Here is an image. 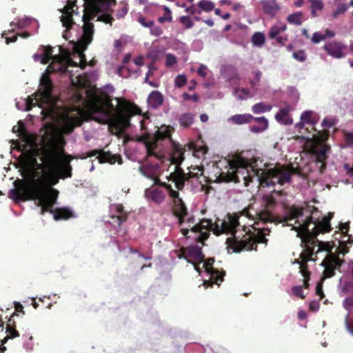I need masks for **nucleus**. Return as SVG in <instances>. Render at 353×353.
<instances>
[{"mask_svg":"<svg viewBox=\"0 0 353 353\" xmlns=\"http://www.w3.org/2000/svg\"><path fill=\"white\" fill-rule=\"evenodd\" d=\"M73 43V58L69 50L59 46V53L52 56L50 46H41L33 55L35 61L46 64L51 59L50 64L40 79V88L37 93L26 99L17 101L19 110L28 111L34 106L41 109V119L50 117L53 120L57 117L56 99L52 96V83L48 74L53 72L61 74L68 73L72 84L78 88L77 102L79 103L74 112H68L63 116V123L59 131L63 134L70 133L76 125H79L85 116L101 123L108 124L111 132L119 135L130 126V118L140 115V108L123 98L111 99L101 93L92 85L90 75L79 72L86 65L83 49L79 51L75 46L80 44L74 38L69 39Z\"/></svg>","mask_w":353,"mask_h":353,"instance_id":"1","label":"nucleus"},{"mask_svg":"<svg viewBox=\"0 0 353 353\" xmlns=\"http://www.w3.org/2000/svg\"><path fill=\"white\" fill-rule=\"evenodd\" d=\"M155 184L158 186L152 185L145 189L144 192L145 199L148 201L161 204L168 194L173 202L174 213L179 219L181 230L184 236H187L191 231L194 234V239L203 242L208 238L210 229H212L216 235L230 234V236L226 239L228 249L229 251L236 252L243 250H256L257 243H266L267 239L259 232L254 235L250 234L236 235L239 232L237 228L243 222V219H248L252 222L249 224L251 226L255 224L259 225L260 221L263 223L272 221L273 216L271 210L277 203L276 198L281 195L280 192H274L270 195L264 196L261 203L263 208L260 210H254L250 206L248 209H245L240 216L228 215L223 220H216L214 224L207 219L194 224V219L188 213L187 208L180 197L179 193L174 190L171 185L165 181H156Z\"/></svg>","mask_w":353,"mask_h":353,"instance_id":"2","label":"nucleus"},{"mask_svg":"<svg viewBox=\"0 0 353 353\" xmlns=\"http://www.w3.org/2000/svg\"><path fill=\"white\" fill-rule=\"evenodd\" d=\"M49 125L53 132L49 141L39 150L37 156L41 163L32 157L28 165V176L26 181H15V188L10 190V196L16 200L32 199L41 207V214L50 212L55 220L72 217V212L67 208L53 209L59 191L52 188L59 179L72 176L70 161L74 159L63 151V139L55 134L58 130L54 125Z\"/></svg>","mask_w":353,"mask_h":353,"instance_id":"3","label":"nucleus"},{"mask_svg":"<svg viewBox=\"0 0 353 353\" xmlns=\"http://www.w3.org/2000/svg\"><path fill=\"white\" fill-rule=\"evenodd\" d=\"M332 216L333 213H329L327 216L321 219L320 212L316 209L312 210L310 208L291 207L285 211L283 221L286 222L287 225L292 226V230H295L296 236L301 239L303 250L300 254V259L296 260V262L299 265V272L304 278L305 288L308 286L309 279L306 263L310 260L316 261L319 252H327L321 263L324 268V278L332 276L334 270L342 263L337 256L331 253L335 244L320 241L315 238L319 232L330 230V220Z\"/></svg>","mask_w":353,"mask_h":353,"instance_id":"4","label":"nucleus"},{"mask_svg":"<svg viewBox=\"0 0 353 353\" xmlns=\"http://www.w3.org/2000/svg\"><path fill=\"white\" fill-rule=\"evenodd\" d=\"M226 171L221 172L217 179L219 182H240L242 179L245 186L255 182L257 185L274 186L290 183L292 175L296 169L292 165H278L274 168L258 159L248 160L241 156L234 157L227 161Z\"/></svg>","mask_w":353,"mask_h":353,"instance_id":"5","label":"nucleus"},{"mask_svg":"<svg viewBox=\"0 0 353 353\" xmlns=\"http://www.w3.org/2000/svg\"><path fill=\"white\" fill-rule=\"evenodd\" d=\"M85 8L81 16L77 11L74 1L68 0L61 10V21L65 28L63 37L65 39L74 38L80 43L76 48L81 51L86 49L92 40L93 25L91 21L95 17L97 21L110 23L112 18L107 13L112 0H83Z\"/></svg>","mask_w":353,"mask_h":353,"instance_id":"6","label":"nucleus"},{"mask_svg":"<svg viewBox=\"0 0 353 353\" xmlns=\"http://www.w3.org/2000/svg\"><path fill=\"white\" fill-rule=\"evenodd\" d=\"M172 128L162 125L156 132L151 140L145 143L148 157H154L162 165L175 164L174 171L182 170L179 165L183 161V148L170 139Z\"/></svg>","mask_w":353,"mask_h":353,"instance_id":"7","label":"nucleus"},{"mask_svg":"<svg viewBox=\"0 0 353 353\" xmlns=\"http://www.w3.org/2000/svg\"><path fill=\"white\" fill-rule=\"evenodd\" d=\"M179 256L185 258L188 262L193 264L194 269L199 273H201L203 270L205 271L208 278L204 279V285H212V284L219 285L223 281V274L212 267L214 262V259L203 260L204 256L201 247L193 245L184 248L181 250V254Z\"/></svg>","mask_w":353,"mask_h":353,"instance_id":"8","label":"nucleus"},{"mask_svg":"<svg viewBox=\"0 0 353 353\" xmlns=\"http://www.w3.org/2000/svg\"><path fill=\"white\" fill-rule=\"evenodd\" d=\"M326 139L327 135L319 132L317 134H313L311 138H307L305 143L309 151L316 156V161L321 163V169L325 166L324 161L330 150L329 146L322 144Z\"/></svg>","mask_w":353,"mask_h":353,"instance_id":"9","label":"nucleus"},{"mask_svg":"<svg viewBox=\"0 0 353 353\" xmlns=\"http://www.w3.org/2000/svg\"><path fill=\"white\" fill-rule=\"evenodd\" d=\"M203 168L199 166H191L188 173H184L183 170L179 171L176 169L175 172H172L165 176L168 182L172 181L174 183L177 190H182L184 187L185 181L190 178L198 177L202 175Z\"/></svg>","mask_w":353,"mask_h":353,"instance_id":"10","label":"nucleus"},{"mask_svg":"<svg viewBox=\"0 0 353 353\" xmlns=\"http://www.w3.org/2000/svg\"><path fill=\"white\" fill-rule=\"evenodd\" d=\"M143 64V57H137L133 60H131V56L127 54L123 58V65L118 69V74L124 78L136 75Z\"/></svg>","mask_w":353,"mask_h":353,"instance_id":"11","label":"nucleus"},{"mask_svg":"<svg viewBox=\"0 0 353 353\" xmlns=\"http://www.w3.org/2000/svg\"><path fill=\"white\" fill-rule=\"evenodd\" d=\"M339 232L334 234V239L338 241L339 252L344 254L347 252V244L352 243L353 240L347 234L349 231L348 223H341L339 226Z\"/></svg>","mask_w":353,"mask_h":353,"instance_id":"12","label":"nucleus"},{"mask_svg":"<svg viewBox=\"0 0 353 353\" xmlns=\"http://www.w3.org/2000/svg\"><path fill=\"white\" fill-rule=\"evenodd\" d=\"M162 168L159 164L145 163L140 168V171L145 177L150 179L156 183L160 181L159 176L161 174Z\"/></svg>","mask_w":353,"mask_h":353,"instance_id":"13","label":"nucleus"},{"mask_svg":"<svg viewBox=\"0 0 353 353\" xmlns=\"http://www.w3.org/2000/svg\"><path fill=\"white\" fill-rule=\"evenodd\" d=\"M221 75L226 81L231 84H236L239 81L238 72L233 66H223L221 70Z\"/></svg>","mask_w":353,"mask_h":353,"instance_id":"14","label":"nucleus"},{"mask_svg":"<svg viewBox=\"0 0 353 353\" xmlns=\"http://www.w3.org/2000/svg\"><path fill=\"white\" fill-rule=\"evenodd\" d=\"M286 30V26L283 23H279L273 26L269 32V37L272 39H276L279 43L283 45L287 41L286 37H282L280 34Z\"/></svg>","mask_w":353,"mask_h":353,"instance_id":"15","label":"nucleus"},{"mask_svg":"<svg viewBox=\"0 0 353 353\" xmlns=\"http://www.w3.org/2000/svg\"><path fill=\"white\" fill-rule=\"evenodd\" d=\"M292 110V108L289 105H285V106L281 107L275 115L276 120L283 125L292 124L293 120L289 114Z\"/></svg>","mask_w":353,"mask_h":353,"instance_id":"16","label":"nucleus"},{"mask_svg":"<svg viewBox=\"0 0 353 353\" xmlns=\"http://www.w3.org/2000/svg\"><path fill=\"white\" fill-rule=\"evenodd\" d=\"M300 119V121L295 125L299 130L302 129L305 124L314 125L317 122L316 114L312 110L303 112Z\"/></svg>","mask_w":353,"mask_h":353,"instance_id":"17","label":"nucleus"},{"mask_svg":"<svg viewBox=\"0 0 353 353\" xmlns=\"http://www.w3.org/2000/svg\"><path fill=\"white\" fill-rule=\"evenodd\" d=\"M323 48L327 52L334 58H341L344 56L343 52L345 47L339 43H331L324 46Z\"/></svg>","mask_w":353,"mask_h":353,"instance_id":"18","label":"nucleus"},{"mask_svg":"<svg viewBox=\"0 0 353 353\" xmlns=\"http://www.w3.org/2000/svg\"><path fill=\"white\" fill-rule=\"evenodd\" d=\"M111 217L113 222L120 225L123 221L126 219V214L123 212V208L120 204L113 205L111 206Z\"/></svg>","mask_w":353,"mask_h":353,"instance_id":"19","label":"nucleus"},{"mask_svg":"<svg viewBox=\"0 0 353 353\" xmlns=\"http://www.w3.org/2000/svg\"><path fill=\"white\" fill-rule=\"evenodd\" d=\"M15 25L18 28H26L28 27L32 28L33 32H36L39 28V23L37 20L29 18L24 17L23 19H19L17 22H12L10 23L11 26Z\"/></svg>","mask_w":353,"mask_h":353,"instance_id":"20","label":"nucleus"},{"mask_svg":"<svg viewBox=\"0 0 353 353\" xmlns=\"http://www.w3.org/2000/svg\"><path fill=\"white\" fill-rule=\"evenodd\" d=\"M232 94L237 100H245L255 95L251 90L245 88H234Z\"/></svg>","mask_w":353,"mask_h":353,"instance_id":"21","label":"nucleus"},{"mask_svg":"<svg viewBox=\"0 0 353 353\" xmlns=\"http://www.w3.org/2000/svg\"><path fill=\"white\" fill-rule=\"evenodd\" d=\"M163 101V95L158 91H153L148 98V105L152 108L160 106Z\"/></svg>","mask_w":353,"mask_h":353,"instance_id":"22","label":"nucleus"},{"mask_svg":"<svg viewBox=\"0 0 353 353\" xmlns=\"http://www.w3.org/2000/svg\"><path fill=\"white\" fill-rule=\"evenodd\" d=\"M254 117L250 114H235L228 119L229 122L236 125H242L250 123Z\"/></svg>","mask_w":353,"mask_h":353,"instance_id":"23","label":"nucleus"},{"mask_svg":"<svg viewBox=\"0 0 353 353\" xmlns=\"http://www.w3.org/2000/svg\"><path fill=\"white\" fill-rule=\"evenodd\" d=\"M264 12L268 14H274L279 9L274 0H263L261 2Z\"/></svg>","mask_w":353,"mask_h":353,"instance_id":"24","label":"nucleus"},{"mask_svg":"<svg viewBox=\"0 0 353 353\" xmlns=\"http://www.w3.org/2000/svg\"><path fill=\"white\" fill-rule=\"evenodd\" d=\"M252 120H254L259 123V125L252 126L250 128V131L254 133H261L268 128V121L264 117H254Z\"/></svg>","mask_w":353,"mask_h":353,"instance_id":"25","label":"nucleus"},{"mask_svg":"<svg viewBox=\"0 0 353 353\" xmlns=\"http://www.w3.org/2000/svg\"><path fill=\"white\" fill-rule=\"evenodd\" d=\"M334 36V32L329 30H325L324 32H316L313 34L312 41L314 43H318L327 38L333 37Z\"/></svg>","mask_w":353,"mask_h":353,"instance_id":"26","label":"nucleus"},{"mask_svg":"<svg viewBox=\"0 0 353 353\" xmlns=\"http://www.w3.org/2000/svg\"><path fill=\"white\" fill-rule=\"evenodd\" d=\"M251 41L254 46L262 47L265 42V37L264 34L260 32H256L253 34Z\"/></svg>","mask_w":353,"mask_h":353,"instance_id":"27","label":"nucleus"},{"mask_svg":"<svg viewBox=\"0 0 353 353\" xmlns=\"http://www.w3.org/2000/svg\"><path fill=\"white\" fill-rule=\"evenodd\" d=\"M272 108V107L271 105L266 104L263 102H260L254 104L252 108V110L255 114H261L270 111Z\"/></svg>","mask_w":353,"mask_h":353,"instance_id":"28","label":"nucleus"},{"mask_svg":"<svg viewBox=\"0 0 353 353\" xmlns=\"http://www.w3.org/2000/svg\"><path fill=\"white\" fill-rule=\"evenodd\" d=\"M254 77L250 81L251 90L256 94L258 92V85L261 77V72L259 70L253 72Z\"/></svg>","mask_w":353,"mask_h":353,"instance_id":"29","label":"nucleus"},{"mask_svg":"<svg viewBox=\"0 0 353 353\" xmlns=\"http://www.w3.org/2000/svg\"><path fill=\"white\" fill-rule=\"evenodd\" d=\"M287 20L290 23L299 26L303 22L304 18L303 13L299 12L290 14Z\"/></svg>","mask_w":353,"mask_h":353,"instance_id":"30","label":"nucleus"},{"mask_svg":"<svg viewBox=\"0 0 353 353\" xmlns=\"http://www.w3.org/2000/svg\"><path fill=\"white\" fill-rule=\"evenodd\" d=\"M161 8L163 10V15L158 19V21L160 23H164L165 22H171L172 21V12L170 9L167 6H161Z\"/></svg>","mask_w":353,"mask_h":353,"instance_id":"31","label":"nucleus"},{"mask_svg":"<svg viewBox=\"0 0 353 353\" xmlns=\"http://www.w3.org/2000/svg\"><path fill=\"white\" fill-rule=\"evenodd\" d=\"M117 161L119 163H121L119 156H111L110 154H102L101 157L99 158V163L109 162L112 164Z\"/></svg>","mask_w":353,"mask_h":353,"instance_id":"32","label":"nucleus"},{"mask_svg":"<svg viewBox=\"0 0 353 353\" xmlns=\"http://www.w3.org/2000/svg\"><path fill=\"white\" fill-rule=\"evenodd\" d=\"M6 334L7 335L2 340L3 343H5L10 339H14L19 336L18 332L10 324H8L6 327Z\"/></svg>","mask_w":353,"mask_h":353,"instance_id":"33","label":"nucleus"},{"mask_svg":"<svg viewBox=\"0 0 353 353\" xmlns=\"http://www.w3.org/2000/svg\"><path fill=\"white\" fill-rule=\"evenodd\" d=\"M311 3L312 14L315 17L316 12L323 8V3L321 0H310Z\"/></svg>","mask_w":353,"mask_h":353,"instance_id":"34","label":"nucleus"},{"mask_svg":"<svg viewBox=\"0 0 353 353\" xmlns=\"http://www.w3.org/2000/svg\"><path fill=\"white\" fill-rule=\"evenodd\" d=\"M198 6L203 11L210 12L214 9V3L211 1L202 0L199 2Z\"/></svg>","mask_w":353,"mask_h":353,"instance_id":"35","label":"nucleus"},{"mask_svg":"<svg viewBox=\"0 0 353 353\" xmlns=\"http://www.w3.org/2000/svg\"><path fill=\"white\" fill-rule=\"evenodd\" d=\"M193 115L191 114H184L181 116L179 121L181 125L188 127L193 122Z\"/></svg>","mask_w":353,"mask_h":353,"instance_id":"36","label":"nucleus"},{"mask_svg":"<svg viewBox=\"0 0 353 353\" xmlns=\"http://www.w3.org/2000/svg\"><path fill=\"white\" fill-rule=\"evenodd\" d=\"M156 70V68L153 65H150L148 66V71L146 73L145 77V82L148 83L152 87H157L158 85L156 83H154L152 81H149V78L151 75L153 74L154 72Z\"/></svg>","mask_w":353,"mask_h":353,"instance_id":"37","label":"nucleus"},{"mask_svg":"<svg viewBox=\"0 0 353 353\" xmlns=\"http://www.w3.org/2000/svg\"><path fill=\"white\" fill-rule=\"evenodd\" d=\"M165 63L167 67L174 65L177 63L176 57L170 53H168L165 55Z\"/></svg>","mask_w":353,"mask_h":353,"instance_id":"38","label":"nucleus"},{"mask_svg":"<svg viewBox=\"0 0 353 353\" xmlns=\"http://www.w3.org/2000/svg\"><path fill=\"white\" fill-rule=\"evenodd\" d=\"M137 21L141 23L143 27H152L154 25V22L152 20H147L145 17L142 15H139L137 17Z\"/></svg>","mask_w":353,"mask_h":353,"instance_id":"39","label":"nucleus"},{"mask_svg":"<svg viewBox=\"0 0 353 353\" xmlns=\"http://www.w3.org/2000/svg\"><path fill=\"white\" fill-rule=\"evenodd\" d=\"M180 22L185 27V28H191L194 23L191 19L188 16H183L180 18Z\"/></svg>","mask_w":353,"mask_h":353,"instance_id":"40","label":"nucleus"},{"mask_svg":"<svg viewBox=\"0 0 353 353\" xmlns=\"http://www.w3.org/2000/svg\"><path fill=\"white\" fill-rule=\"evenodd\" d=\"M292 57L294 59H295L296 60H297L300 62H303L306 59V54L303 50H299L297 52H294L292 54Z\"/></svg>","mask_w":353,"mask_h":353,"instance_id":"41","label":"nucleus"},{"mask_svg":"<svg viewBox=\"0 0 353 353\" xmlns=\"http://www.w3.org/2000/svg\"><path fill=\"white\" fill-rule=\"evenodd\" d=\"M186 81V77L183 74H179L176 77L174 80V83L176 87L181 88L185 84Z\"/></svg>","mask_w":353,"mask_h":353,"instance_id":"42","label":"nucleus"},{"mask_svg":"<svg viewBox=\"0 0 353 353\" xmlns=\"http://www.w3.org/2000/svg\"><path fill=\"white\" fill-rule=\"evenodd\" d=\"M292 294L296 296H299L301 299L305 298V295L303 294V287L300 285L294 286L292 288Z\"/></svg>","mask_w":353,"mask_h":353,"instance_id":"43","label":"nucleus"},{"mask_svg":"<svg viewBox=\"0 0 353 353\" xmlns=\"http://www.w3.org/2000/svg\"><path fill=\"white\" fill-rule=\"evenodd\" d=\"M343 306L345 310L350 311L353 307V296L346 298L343 302Z\"/></svg>","mask_w":353,"mask_h":353,"instance_id":"44","label":"nucleus"},{"mask_svg":"<svg viewBox=\"0 0 353 353\" xmlns=\"http://www.w3.org/2000/svg\"><path fill=\"white\" fill-rule=\"evenodd\" d=\"M12 131L14 132H19L21 135L25 136V131H24L23 122L19 121L18 125H14L12 128Z\"/></svg>","mask_w":353,"mask_h":353,"instance_id":"45","label":"nucleus"},{"mask_svg":"<svg viewBox=\"0 0 353 353\" xmlns=\"http://www.w3.org/2000/svg\"><path fill=\"white\" fill-rule=\"evenodd\" d=\"M12 32V30H8V32H3L2 33V37H4L6 39V42L7 44L10 43V42H14L17 40V36L14 35L13 37H9L8 34Z\"/></svg>","mask_w":353,"mask_h":353,"instance_id":"46","label":"nucleus"},{"mask_svg":"<svg viewBox=\"0 0 353 353\" xmlns=\"http://www.w3.org/2000/svg\"><path fill=\"white\" fill-rule=\"evenodd\" d=\"M347 10V6L345 4L340 5L338 8L334 12L333 17L336 18L340 14H343Z\"/></svg>","mask_w":353,"mask_h":353,"instance_id":"47","label":"nucleus"},{"mask_svg":"<svg viewBox=\"0 0 353 353\" xmlns=\"http://www.w3.org/2000/svg\"><path fill=\"white\" fill-rule=\"evenodd\" d=\"M343 168L346 174L353 179V165L345 164Z\"/></svg>","mask_w":353,"mask_h":353,"instance_id":"48","label":"nucleus"},{"mask_svg":"<svg viewBox=\"0 0 353 353\" xmlns=\"http://www.w3.org/2000/svg\"><path fill=\"white\" fill-rule=\"evenodd\" d=\"M197 72L200 76L205 77H206L207 73H208V68L205 65H201L200 67L199 68Z\"/></svg>","mask_w":353,"mask_h":353,"instance_id":"49","label":"nucleus"},{"mask_svg":"<svg viewBox=\"0 0 353 353\" xmlns=\"http://www.w3.org/2000/svg\"><path fill=\"white\" fill-rule=\"evenodd\" d=\"M310 310L312 312H317L319 309L320 304L319 301H313L310 303Z\"/></svg>","mask_w":353,"mask_h":353,"instance_id":"50","label":"nucleus"},{"mask_svg":"<svg viewBox=\"0 0 353 353\" xmlns=\"http://www.w3.org/2000/svg\"><path fill=\"white\" fill-rule=\"evenodd\" d=\"M151 28V34L155 35V36H159L162 33V30L159 27L154 26V25L150 27Z\"/></svg>","mask_w":353,"mask_h":353,"instance_id":"51","label":"nucleus"},{"mask_svg":"<svg viewBox=\"0 0 353 353\" xmlns=\"http://www.w3.org/2000/svg\"><path fill=\"white\" fill-rule=\"evenodd\" d=\"M345 327H346V329L347 330V331L353 335V323H350L349 321H348V314L346 316V318H345Z\"/></svg>","mask_w":353,"mask_h":353,"instance_id":"52","label":"nucleus"},{"mask_svg":"<svg viewBox=\"0 0 353 353\" xmlns=\"http://www.w3.org/2000/svg\"><path fill=\"white\" fill-rule=\"evenodd\" d=\"M183 98L185 100H192L194 101H197L199 99V97L196 94L190 95L187 93L183 94Z\"/></svg>","mask_w":353,"mask_h":353,"instance_id":"53","label":"nucleus"},{"mask_svg":"<svg viewBox=\"0 0 353 353\" xmlns=\"http://www.w3.org/2000/svg\"><path fill=\"white\" fill-rule=\"evenodd\" d=\"M345 138L348 144L353 145V132L346 133Z\"/></svg>","mask_w":353,"mask_h":353,"instance_id":"54","label":"nucleus"},{"mask_svg":"<svg viewBox=\"0 0 353 353\" xmlns=\"http://www.w3.org/2000/svg\"><path fill=\"white\" fill-rule=\"evenodd\" d=\"M316 293L317 295L320 296V299H322V297L323 296L322 284L321 282L319 283L316 285Z\"/></svg>","mask_w":353,"mask_h":353,"instance_id":"55","label":"nucleus"},{"mask_svg":"<svg viewBox=\"0 0 353 353\" xmlns=\"http://www.w3.org/2000/svg\"><path fill=\"white\" fill-rule=\"evenodd\" d=\"M98 153H99L98 150L90 151V152H87L86 156L81 157V159H85L87 157H93V156L96 155Z\"/></svg>","mask_w":353,"mask_h":353,"instance_id":"56","label":"nucleus"},{"mask_svg":"<svg viewBox=\"0 0 353 353\" xmlns=\"http://www.w3.org/2000/svg\"><path fill=\"white\" fill-rule=\"evenodd\" d=\"M307 316V314L305 313V312H304L303 310H300L299 312H298V317L299 319H305Z\"/></svg>","mask_w":353,"mask_h":353,"instance_id":"57","label":"nucleus"},{"mask_svg":"<svg viewBox=\"0 0 353 353\" xmlns=\"http://www.w3.org/2000/svg\"><path fill=\"white\" fill-rule=\"evenodd\" d=\"M14 307L17 312H22L23 311V305L20 303H14Z\"/></svg>","mask_w":353,"mask_h":353,"instance_id":"58","label":"nucleus"},{"mask_svg":"<svg viewBox=\"0 0 353 353\" xmlns=\"http://www.w3.org/2000/svg\"><path fill=\"white\" fill-rule=\"evenodd\" d=\"M185 11L191 14H194L196 12V10L193 6L185 8Z\"/></svg>","mask_w":353,"mask_h":353,"instance_id":"59","label":"nucleus"},{"mask_svg":"<svg viewBox=\"0 0 353 353\" xmlns=\"http://www.w3.org/2000/svg\"><path fill=\"white\" fill-rule=\"evenodd\" d=\"M323 125L324 126H327V127H330L332 125V121L330 120H328V119H324L323 123H322Z\"/></svg>","mask_w":353,"mask_h":353,"instance_id":"60","label":"nucleus"},{"mask_svg":"<svg viewBox=\"0 0 353 353\" xmlns=\"http://www.w3.org/2000/svg\"><path fill=\"white\" fill-rule=\"evenodd\" d=\"M127 11L128 10H127L126 8L123 7L122 8L121 11L120 12V13L117 14V16L119 17H123L127 13Z\"/></svg>","mask_w":353,"mask_h":353,"instance_id":"61","label":"nucleus"},{"mask_svg":"<svg viewBox=\"0 0 353 353\" xmlns=\"http://www.w3.org/2000/svg\"><path fill=\"white\" fill-rule=\"evenodd\" d=\"M200 119L202 122H206L208 120V116L205 114H202L200 116Z\"/></svg>","mask_w":353,"mask_h":353,"instance_id":"62","label":"nucleus"},{"mask_svg":"<svg viewBox=\"0 0 353 353\" xmlns=\"http://www.w3.org/2000/svg\"><path fill=\"white\" fill-rule=\"evenodd\" d=\"M242 8H243V6L239 3H236L234 4V6H233L234 10H238Z\"/></svg>","mask_w":353,"mask_h":353,"instance_id":"63","label":"nucleus"},{"mask_svg":"<svg viewBox=\"0 0 353 353\" xmlns=\"http://www.w3.org/2000/svg\"><path fill=\"white\" fill-rule=\"evenodd\" d=\"M205 23L210 27L214 26V22L210 19L205 20Z\"/></svg>","mask_w":353,"mask_h":353,"instance_id":"64","label":"nucleus"}]
</instances>
